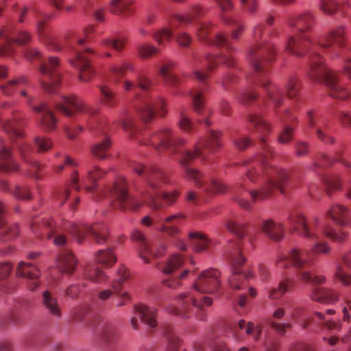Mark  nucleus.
Segmentation results:
<instances>
[{
  "label": "nucleus",
  "mask_w": 351,
  "mask_h": 351,
  "mask_svg": "<svg viewBox=\"0 0 351 351\" xmlns=\"http://www.w3.org/2000/svg\"><path fill=\"white\" fill-rule=\"evenodd\" d=\"M152 36L158 45L164 47L171 40L173 32L169 28L164 27L155 32Z\"/></svg>",
  "instance_id": "obj_55"
},
{
  "label": "nucleus",
  "mask_w": 351,
  "mask_h": 351,
  "mask_svg": "<svg viewBox=\"0 0 351 351\" xmlns=\"http://www.w3.org/2000/svg\"><path fill=\"white\" fill-rule=\"evenodd\" d=\"M16 274L27 279L26 285L29 291L36 290L40 285L39 278L40 271L38 267L32 263H25L21 261L19 263Z\"/></svg>",
  "instance_id": "obj_21"
},
{
  "label": "nucleus",
  "mask_w": 351,
  "mask_h": 351,
  "mask_svg": "<svg viewBox=\"0 0 351 351\" xmlns=\"http://www.w3.org/2000/svg\"><path fill=\"white\" fill-rule=\"evenodd\" d=\"M28 84L27 79L25 76H19L0 86L2 93L6 96L12 95L18 89L23 88Z\"/></svg>",
  "instance_id": "obj_40"
},
{
  "label": "nucleus",
  "mask_w": 351,
  "mask_h": 351,
  "mask_svg": "<svg viewBox=\"0 0 351 351\" xmlns=\"http://www.w3.org/2000/svg\"><path fill=\"white\" fill-rule=\"evenodd\" d=\"M32 229L37 237L52 239L54 245L58 247L64 246L68 242L64 232L72 234L78 243H82L88 234L98 245L106 243L108 237V228L101 223L88 226L84 223L65 222L60 226L53 219L47 218L40 224H32Z\"/></svg>",
  "instance_id": "obj_5"
},
{
  "label": "nucleus",
  "mask_w": 351,
  "mask_h": 351,
  "mask_svg": "<svg viewBox=\"0 0 351 351\" xmlns=\"http://www.w3.org/2000/svg\"><path fill=\"white\" fill-rule=\"evenodd\" d=\"M117 330L110 326H106L101 331L100 341L106 346L112 344L117 339Z\"/></svg>",
  "instance_id": "obj_59"
},
{
  "label": "nucleus",
  "mask_w": 351,
  "mask_h": 351,
  "mask_svg": "<svg viewBox=\"0 0 351 351\" xmlns=\"http://www.w3.org/2000/svg\"><path fill=\"white\" fill-rule=\"evenodd\" d=\"M211 23H200L197 27V37L200 41L205 42L208 44H213L220 47H223L227 52H232L235 50L234 47L232 45L229 38L223 34H218L214 39L208 37L210 30L212 27Z\"/></svg>",
  "instance_id": "obj_18"
},
{
  "label": "nucleus",
  "mask_w": 351,
  "mask_h": 351,
  "mask_svg": "<svg viewBox=\"0 0 351 351\" xmlns=\"http://www.w3.org/2000/svg\"><path fill=\"white\" fill-rule=\"evenodd\" d=\"M110 193L114 199L112 206L116 209L136 211L142 205L141 201L128 194L127 184L123 177L117 179L110 190Z\"/></svg>",
  "instance_id": "obj_12"
},
{
  "label": "nucleus",
  "mask_w": 351,
  "mask_h": 351,
  "mask_svg": "<svg viewBox=\"0 0 351 351\" xmlns=\"http://www.w3.org/2000/svg\"><path fill=\"white\" fill-rule=\"evenodd\" d=\"M221 136L220 132L210 130L205 138H202L194 145L193 149L184 152L179 160L180 165L184 169L186 178L193 181L195 186L202 191L210 194L224 193L226 190V185L215 180H206L204 175L199 171L189 167L188 165L195 158L205 160L207 157L206 152L209 153L217 152L222 146L220 141Z\"/></svg>",
  "instance_id": "obj_6"
},
{
  "label": "nucleus",
  "mask_w": 351,
  "mask_h": 351,
  "mask_svg": "<svg viewBox=\"0 0 351 351\" xmlns=\"http://www.w3.org/2000/svg\"><path fill=\"white\" fill-rule=\"evenodd\" d=\"M173 62H169L164 65L159 69V74L167 84L175 86L180 84L179 78L171 73V69L173 66Z\"/></svg>",
  "instance_id": "obj_51"
},
{
  "label": "nucleus",
  "mask_w": 351,
  "mask_h": 351,
  "mask_svg": "<svg viewBox=\"0 0 351 351\" xmlns=\"http://www.w3.org/2000/svg\"><path fill=\"white\" fill-rule=\"evenodd\" d=\"M6 207L0 202V243L9 242L16 238L19 234L16 224L8 225L5 222V213Z\"/></svg>",
  "instance_id": "obj_24"
},
{
  "label": "nucleus",
  "mask_w": 351,
  "mask_h": 351,
  "mask_svg": "<svg viewBox=\"0 0 351 351\" xmlns=\"http://www.w3.org/2000/svg\"><path fill=\"white\" fill-rule=\"evenodd\" d=\"M334 277L343 285L351 286V273L346 272L341 263L337 264Z\"/></svg>",
  "instance_id": "obj_58"
},
{
  "label": "nucleus",
  "mask_w": 351,
  "mask_h": 351,
  "mask_svg": "<svg viewBox=\"0 0 351 351\" xmlns=\"http://www.w3.org/2000/svg\"><path fill=\"white\" fill-rule=\"evenodd\" d=\"M206 90L204 86L192 90L191 95L193 99V108L197 113H201L204 106L203 92Z\"/></svg>",
  "instance_id": "obj_57"
},
{
  "label": "nucleus",
  "mask_w": 351,
  "mask_h": 351,
  "mask_svg": "<svg viewBox=\"0 0 351 351\" xmlns=\"http://www.w3.org/2000/svg\"><path fill=\"white\" fill-rule=\"evenodd\" d=\"M185 219V215L182 213H177L165 218L163 223L160 225L159 230L171 237H177L180 230L178 226Z\"/></svg>",
  "instance_id": "obj_26"
},
{
  "label": "nucleus",
  "mask_w": 351,
  "mask_h": 351,
  "mask_svg": "<svg viewBox=\"0 0 351 351\" xmlns=\"http://www.w3.org/2000/svg\"><path fill=\"white\" fill-rule=\"evenodd\" d=\"M83 276L85 279L97 284L105 283L108 280L106 272L98 267H86L84 269Z\"/></svg>",
  "instance_id": "obj_39"
},
{
  "label": "nucleus",
  "mask_w": 351,
  "mask_h": 351,
  "mask_svg": "<svg viewBox=\"0 0 351 351\" xmlns=\"http://www.w3.org/2000/svg\"><path fill=\"white\" fill-rule=\"evenodd\" d=\"M315 22V16L308 11L288 16L287 24L296 36L287 38L285 50L298 57L308 52V77L316 82H324L331 97L345 99L349 95L348 91L339 83L337 73L324 64L323 58L316 51L319 48L331 57L338 56L337 50L343 46L345 41L343 27L341 26L330 30L327 34L317 38L315 43L307 35L313 29Z\"/></svg>",
  "instance_id": "obj_1"
},
{
  "label": "nucleus",
  "mask_w": 351,
  "mask_h": 351,
  "mask_svg": "<svg viewBox=\"0 0 351 351\" xmlns=\"http://www.w3.org/2000/svg\"><path fill=\"white\" fill-rule=\"evenodd\" d=\"M20 94L25 99L27 104L31 106L36 112L41 115L40 126L47 132L53 130L56 128L57 121L49 106L45 102H42L38 106L33 105L34 97L29 95L24 89H21Z\"/></svg>",
  "instance_id": "obj_16"
},
{
  "label": "nucleus",
  "mask_w": 351,
  "mask_h": 351,
  "mask_svg": "<svg viewBox=\"0 0 351 351\" xmlns=\"http://www.w3.org/2000/svg\"><path fill=\"white\" fill-rule=\"evenodd\" d=\"M291 283V281L288 279L280 281L278 287H274L268 291L269 298L272 300L280 298L287 291H288V287Z\"/></svg>",
  "instance_id": "obj_56"
},
{
  "label": "nucleus",
  "mask_w": 351,
  "mask_h": 351,
  "mask_svg": "<svg viewBox=\"0 0 351 351\" xmlns=\"http://www.w3.org/2000/svg\"><path fill=\"white\" fill-rule=\"evenodd\" d=\"M276 54L275 46L270 43L255 44L248 51V59L254 71L253 81L265 88L275 108L280 106L284 99L280 90L267 79L269 64L274 60Z\"/></svg>",
  "instance_id": "obj_7"
},
{
  "label": "nucleus",
  "mask_w": 351,
  "mask_h": 351,
  "mask_svg": "<svg viewBox=\"0 0 351 351\" xmlns=\"http://www.w3.org/2000/svg\"><path fill=\"white\" fill-rule=\"evenodd\" d=\"M343 149L339 150L336 152L334 158H329L324 154H320L315 160L314 165L316 167H322L330 165L333 162L338 161L347 168H351V163L346 160L343 157Z\"/></svg>",
  "instance_id": "obj_38"
},
{
  "label": "nucleus",
  "mask_w": 351,
  "mask_h": 351,
  "mask_svg": "<svg viewBox=\"0 0 351 351\" xmlns=\"http://www.w3.org/2000/svg\"><path fill=\"white\" fill-rule=\"evenodd\" d=\"M75 41L78 48L74 49L75 58L71 60V63L79 70L80 79L83 82H87L93 77L94 71L86 55L93 54V51L89 47H84V38L77 36Z\"/></svg>",
  "instance_id": "obj_13"
},
{
  "label": "nucleus",
  "mask_w": 351,
  "mask_h": 351,
  "mask_svg": "<svg viewBox=\"0 0 351 351\" xmlns=\"http://www.w3.org/2000/svg\"><path fill=\"white\" fill-rule=\"evenodd\" d=\"M130 167L139 176L145 173L147 186L142 191L141 197L143 202L151 208L157 210L163 208L162 200L170 205L176 202L179 193L177 191L172 193H160V187L162 183H167V179L165 173L158 167H152L145 170L143 166L138 162H132Z\"/></svg>",
  "instance_id": "obj_8"
},
{
  "label": "nucleus",
  "mask_w": 351,
  "mask_h": 351,
  "mask_svg": "<svg viewBox=\"0 0 351 351\" xmlns=\"http://www.w3.org/2000/svg\"><path fill=\"white\" fill-rule=\"evenodd\" d=\"M225 255L232 265V272L228 278L230 287L232 289H243L246 285L247 278L252 277V275L250 273L247 275L238 268L245 261V258L241 253L240 242L229 244Z\"/></svg>",
  "instance_id": "obj_10"
},
{
  "label": "nucleus",
  "mask_w": 351,
  "mask_h": 351,
  "mask_svg": "<svg viewBox=\"0 0 351 351\" xmlns=\"http://www.w3.org/2000/svg\"><path fill=\"white\" fill-rule=\"evenodd\" d=\"M260 141L263 154L249 164L245 173L246 178L251 182H255L261 177L267 178L265 183L259 189L249 191L254 202L267 199L276 189L282 192V185L289 178V174L285 169L268 162L267 158L272 156L273 149L267 144L263 136L261 137Z\"/></svg>",
  "instance_id": "obj_4"
},
{
  "label": "nucleus",
  "mask_w": 351,
  "mask_h": 351,
  "mask_svg": "<svg viewBox=\"0 0 351 351\" xmlns=\"http://www.w3.org/2000/svg\"><path fill=\"white\" fill-rule=\"evenodd\" d=\"M259 228L262 232L274 241H280L284 237L282 223L272 219L263 220L259 225Z\"/></svg>",
  "instance_id": "obj_27"
},
{
  "label": "nucleus",
  "mask_w": 351,
  "mask_h": 351,
  "mask_svg": "<svg viewBox=\"0 0 351 351\" xmlns=\"http://www.w3.org/2000/svg\"><path fill=\"white\" fill-rule=\"evenodd\" d=\"M189 238L197 252H202L207 248L208 241L202 233L191 232L189 234Z\"/></svg>",
  "instance_id": "obj_53"
},
{
  "label": "nucleus",
  "mask_w": 351,
  "mask_h": 351,
  "mask_svg": "<svg viewBox=\"0 0 351 351\" xmlns=\"http://www.w3.org/2000/svg\"><path fill=\"white\" fill-rule=\"evenodd\" d=\"M311 298L319 302L332 303L337 300L338 295L328 288L315 287L311 291Z\"/></svg>",
  "instance_id": "obj_37"
},
{
  "label": "nucleus",
  "mask_w": 351,
  "mask_h": 351,
  "mask_svg": "<svg viewBox=\"0 0 351 351\" xmlns=\"http://www.w3.org/2000/svg\"><path fill=\"white\" fill-rule=\"evenodd\" d=\"M97 263L106 267H111L117 262V256L111 247L100 250L95 254Z\"/></svg>",
  "instance_id": "obj_46"
},
{
  "label": "nucleus",
  "mask_w": 351,
  "mask_h": 351,
  "mask_svg": "<svg viewBox=\"0 0 351 351\" xmlns=\"http://www.w3.org/2000/svg\"><path fill=\"white\" fill-rule=\"evenodd\" d=\"M110 73L116 83L121 82L128 71H134V64L129 61H124L119 64H114L110 67Z\"/></svg>",
  "instance_id": "obj_45"
},
{
  "label": "nucleus",
  "mask_w": 351,
  "mask_h": 351,
  "mask_svg": "<svg viewBox=\"0 0 351 351\" xmlns=\"http://www.w3.org/2000/svg\"><path fill=\"white\" fill-rule=\"evenodd\" d=\"M288 221L298 234L314 243L311 250L294 247L288 254H281L276 260V266L280 268H289L292 266L300 272L302 280L311 282L315 285L324 283L325 276H316L312 278L308 271V269L314 264L317 255L326 254L330 251V247L326 242L319 241L324 234L335 242L343 243L346 241L349 232L346 230H335L330 226H322L320 219L316 216L307 221L304 215L300 213L291 214L288 218Z\"/></svg>",
  "instance_id": "obj_2"
},
{
  "label": "nucleus",
  "mask_w": 351,
  "mask_h": 351,
  "mask_svg": "<svg viewBox=\"0 0 351 351\" xmlns=\"http://www.w3.org/2000/svg\"><path fill=\"white\" fill-rule=\"evenodd\" d=\"M189 273V271L186 269L178 276H170L163 280L162 283L170 289H178L182 286L181 280L185 278Z\"/></svg>",
  "instance_id": "obj_62"
},
{
  "label": "nucleus",
  "mask_w": 351,
  "mask_h": 351,
  "mask_svg": "<svg viewBox=\"0 0 351 351\" xmlns=\"http://www.w3.org/2000/svg\"><path fill=\"white\" fill-rule=\"evenodd\" d=\"M138 55L142 58H148L160 53V49L151 44H141L138 47Z\"/></svg>",
  "instance_id": "obj_64"
},
{
  "label": "nucleus",
  "mask_w": 351,
  "mask_h": 351,
  "mask_svg": "<svg viewBox=\"0 0 351 351\" xmlns=\"http://www.w3.org/2000/svg\"><path fill=\"white\" fill-rule=\"evenodd\" d=\"M18 169L11 150L6 146L0 149V171L10 173Z\"/></svg>",
  "instance_id": "obj_36"
},
{
  "label": "nucleus",
  "mask_w": 351,
  "mask_h": 351,
  "mask_svg": "<svg viewBox=\"0 0 351 351\" xmlns=\"http://www.w3.org/2000/svg\"><path fill=\"white\" fill-rule=\"evenodd\" d=\"M326 215L341 228L339 230H343L342 228L348 226L351 221L349 208L339 204L332 205Z\"/></svg>",
  "instance_id": "obj_23"
},
{
  "label": "nucleus",
  "mask_w": 351,
  "mask_h": 351,
  "mask_svg": "<svg viewBox=\"0 0 351 351\" xmlns=\"http://www.w3.org/2000/svg\"><path fill=\"white\" fill-rule=\"evenodd\" d=\"M320 8L328 14H332L338 10L344 12L347 9L351 8V0H346L341 4L334 0H322Z\"/></svg>",
  "instance_id": "obj_42"
},
{
  "label": "nucleus",
  "mask_w": 351,
  "mask_h": 351,
  "mask_svg": "<svg viewBox=\"0 0 351 351\" xmlns=\"http://www.w3.org/2000/svg\"><path fill=\"white\" fill-rule=\"evenodd\" d=\"M219 272L214 269L202 271L195 279L191 290L176 296L178 306L169 305L166 307L168 313L183 319H189L195 315L197 319L205 321L206 313L204 306H210L213 300L204 294L213 293L220 286Z\"/></svg>",
  "instance_id": "obj_3"
},
{
  "label": "nucleus",
  "mask_w": 351,
  "mask_h": 351,
  "mask_svg": "<svg viewBox=\"0 0 351 351\" xmlns=\"http://www.w3.org/2000/svg\"><path fill=\"white\" fill-rule=\"evenodd\" d=\"M285 315V308L282 307H278L274 311L271 317L269 320V325L271 328L280 335H285L287 329H289L292 327V325L290 322L282 323L277 322L278 319H282Z\"/></svg>",
  "instance_id": "obj_34"
},
{
  "label": "nucleus",
  "mask_w": 351,
  "mask_h": 351,
  "mask_svg": "<svg viewBox=\"0 0 351 351\" xmlns=\"http://www.w3.org/2000/svg\"><path fill=\"white\" fill-rule=\"evenodd\" d=\"M132 238L133 241L138 243V254L145 263H149V257H160L165 251L164 244L158 246L151 245L145 235L139 230H135L132 234Z\"/></svg>",
  "instance_id": "obj_17"
},
{
  "label": "nucleus",
  "mask_w": 351,
  "mask_h": 351,
  "mask_svg": "<svg viewBox=\"0 0 351 351\" xmlns=\"http://www.w3.org/2000/svg\"><path fill=\"white\" fill-rule=\"evenodd\" d=\"M186 139L180 135L175 130L169 127H162L158 131L149 135L146 139L142 141L143 144L150 145L156 149H169L171 152L176 154L179 148L184 145Z\"/></svg>",
  "instance_id": "obj_9"
},
{
  "label": "nucleus",
  "mask_w": 351,
  "mask_h": 351,
  "mask_svg": "<svg viewBox=\"0 0 351 351\" xmlns=\"http://www.w3.org/2000/svg\"><path fill=\"white\" fill-rule=\"evenodd\" d=\"M41 304L49 315L57 319H61L62 312L58 300L49 290L43 292Z\"/></svg>",
  "instance_id": "obj_25"
},
{
  "label": "nucleus",
  "mask_w": 351,
  "mask_h": 351,
  "mask_svg": "<svg viewBox=\"0 0 351 351\" xmlns=\"http://www.w3.org/2000/svg\"><path fill=\"white\" fill-rule=\"evenodd\" d=\"M59 58L51 56L47 62H41L40 71L47 80L42 81L43 88L48 93H56L60 86V75L59 73Z\"/></svg>",
  "instance_id": "obj_14"
},
{
  "label": "nucleus",
  "mask_w": 351,
  "mask_h": 351,
  "mask_svg": "<svg viewBox=\"0 0 351 351\" xmlns=\"http://www.w3.org/2000/svg\"><path fill=\"white\" fill-rule=\"evenodd\" d=\"M204 13L205 10L202 6L199 5H194L186 13L176 15L175 18L181 23L188 25L204 15Z\"/></svg>",
  "instance_id": "obj_44"
},
{
  "label": "nucleus",
  "mask_w": 351,
  "mask_h": 351,
  "mask_svg": "<svg viewBox=\"0 0 351 351\" xmlns=\"http://www.w3.org/2000/svg\"><path fill=\"white\" fill-rule=\"evenodd\" d=\"M138 111L145 121L152 120L156 114L163 117L167 113L164 99L157 96L145 97Z\"/></svg>",
  "instance_id": "obj_15"
},
{
  "label": "nucleus",
  "mask_w": 351,
  "mask_h": 351,
  "mask_svg": "<svg viewBox=\"0 0 351 351\" xmlns=\"http://www.w3.org/2000/svg\"><path fill=\"white\" fill-rule=\"evenodd\" d=\"M110 145V140L108 137H105L104 139L92 146L91 152L98 159H105L107 158V151Z\"/></svg>",
  "instance_id": "obj_50"
},
{
  "label": "nucleus",
  "mask_w": 351,
  "mask_h": 351,
  "mask_svg": "<svg viewBox=\"0 0 351 351\" xmlns=\"http://www.w3.org/2000/svg\"><path fill=\"white\" fill-rule=\"evenodd\" d=\"M117 275L119 278L111 282L110 287L114 289V295L119 300L116 306L121 307L131 301L130 295L127 291H123L121 289L122 285L130 278V273L125 266L121 265L117 271Z\"/></svg>",
  "instance_id": "obj_22"
},
{
  "label": "nucleus",
  "mask_w": 351,
  "mask_h": 351,
  "mask_svg": "<svg viewBox=\"0 0 351 351\" xmlns=\"http://www.w3.org/2000/svg\"><path fill=\"white\" fill-rule=\"evenodd\" d=\"M0 187L3 191L12 193L18 199L27 201L32 198L29 188L27 186H16L12 190L10 188L7 181L1 180Z\"/></svg>",
  "instance_id": "obj_43"
},
{
  "label": "nucleus",
  "mask_w": 351,
  "mask_h": 351,
  "mask_svg": "<svg viewBox=\"0 0 351 351\" xmlns=\"http://www.w3.org/2000/svg\"><path fill=\"white\" fill-rule=\"evenodd\" d=\"M17 148L23 160L36 171L41 168V165L36 160H34L32 155L34 154L32 147L25 142H19Z\"/></svg>",
  "instance_id": "obj_41"
},
{
  "label": "nucleus",
  "mask_w": 351,
  "mask_h": 351,
  "mask_svg": "<svg viewBox=\"0 0 351 351\" xmlns=\"http://www.w3.org/2000/svg\"><path fill=\"white\" fill-rule=\"evenodd\" d=\"M315 314L319 320L322 321L323 327L330 330L340 331L341 330L342 322L340 319L337 320L328 319L325 315L319 312H315Z\"/></svg>",
  "instance_id": "obj_54"
},
{
  "label": "nucleus",
  "mask_w": 351,
  "mask_h": 351,
  "mask_svg": "<svg viewBox=\"0 0 351 351\" xmlns=\"http://www.w3.org/2000/svg\"><path fill=\"white\" fill-rule=\"evenodd\" d=\"M56 108L68 117L81 112H87L90 114L97 112L96 110L86 108L82 100L75 96H62L60 101L56 104Z\"/></svg>",
  "instance_id": "obj_20"
},
{
  "label": "nucleus",
  "mask_w": 351,
  "mask_h": 351,
  "mask_svg": "<svg viewBox=\"0 0 351 351\" xmlns=\"http://www.w3.org/2000/svg\"><path fill=\"white\" fill-rule=\"evenodd\" d=\"M135 312L140 317L141 320L148 327L154 328L157 326V310L145 304H136L134 306Z\"/></svg>",
  "instance_id": "obj_31"
},
{
  "label": "nucleus",
  "mask_w": 351,
  "mask_h": 351,
  "mask_svg": "<svg viewBox=\"0 0 351 351\" xmlns=\"http://www.w3.org/2000/svg\"><path fill=\"white\" fill-rule=\"evenodd\" d=\"M219 63H222L228 67L234 66L235 62L231 56L221 55L215 56L213 55H207L204 59V64L206 66V70L203 69L197 68L194 71L195 77L201 82H205L206 79L208 77L207 71H212Z\"/></svg>",
  "instance_id": "obj_19"
},
{
  "label": "nucleus",
  "mask_w": 351,
  "mask_h": 351,
  "mask_svg": "<svg viewBox=\"0 0 351 351\" xmlns=\"http://www.w3.org/2000/svg\"><path fill=\"white\" fill-rule=\"evenodd\" d=\"M25 122V117L21 112H12V119L3 122L1 126L8 134L21 137L23 134L21 129Z\"/></svg>",
  "instance_id": "obj_28"
},
{
  "label": "nucleus",
  "mask_w": 351,
  "mask_h": 351,
  "mask_svg": "<svg viewBox=\"0 0 351 351\" xmlns=\"http://www.w3.org/2000/svg\"><path fill=\"white\" fill-rule=\"evenodd\" d=\"M134 0H112L109 5V10L115 15H123L128 17L134 13L132 5Z\"/></svg>",
  "instance_id": "obj_35"
},
{
  "label": "nucleus",
  "mask_w": 351,
  "mask_h": 351,
  "mask_svg": "<svg viewBox=\"0 0 351 351\" xmlns=\"http://www.w3.org/2000/svg\"><path fill=\"white\" fill-rule=\"evenodd\" d=\"M122 84L124 90L127 92H135L138 88L148 92L151 90L152 86L150 80L144 75H138L135 82L124 80Z\"/></svg>",
  "instance_id": "obj_33"
},
{
  "label": "nucleus",
  "mask_w": 351,
  "mask_h": 351,
  "mask_svg": "<svg viewBox=\"0 0 351 351\" xmlns=\"http://www.w3.org/2000/svg\"><path fill=\"white\" fill-rule=\"evenodd\" d=\"M247 119L249 122L252 124L256 132L262 135L271 132V125L263 119L261 114L256 113L251 114H249Z\"/></svg>",
  "instance_id": "obj_47"
},
{
  "label": "nucleus",
  "mask_w": 351,
  "mask_h": 351,
  "mask_svg": "<svg viewBox=\"0 0 351 351\" xmlns=\"http://www.w3.org/2000/svg\"><path fill=\"white\" fill-rule=\"evenodd\" d=\"M178 125L182 131L188 134H193L196 130V124L183 112H180Z\"/></svg>",
  "instance_id": "obj_60"
},
{
  "label": "nucleus",
  "mask_w": 351,
  "mask_h": 351,
  "mask_svg": "<svg viewBox=\"0 0 351 351\" xmlns=\"http://www.w3.org/2000/svg\"><path fill=\"white\" fill-rule=\"evenodd\" d=\"M244 178H241L234 187V199L241 208L248 210L252 208L250 202L242 196L241 190L244 188Z\"/></svg>",
  "instance_id": "obj_49"
},
{
  "label": "nucleus",
  "mask_w": 351,
  "mask_h": 351,
  "mask_svg": "<svg viewBox=\"0 0 351 351\" xmlns=\"http://www.w3.org/2000/svg\"><path fill=\"white\" fill-rule=\"evenodd\" d=\"M227 229L239 238H243L245 234V224L234 220H228L226 222Z\"/></svg>",
  "instance_id": "obj_61"
},
{
  "label": "nucleus",
  "mask_w": 351,
  "mask_h": 351,
  "mask_svg": "<svg viewBox=\"0 0 351 351\" xmlns=\"http://www.w3.org/2000/svg\"><path fill=\"white\" fill-rule=\"evenodd\" d=\"M36 30L40 40L45 43L50 49L55 51L62 49V46L59 44L56 38L45 29V25L43 21L39 20L37 21Z\"/></svg>",
  "instance_id": "obj_32"
},
{
  "label": "nucleus",
  "mask_w": 351,
  "mask_h": 351,
  "mask_svg": "<svg viewBox=\"0 0 351 351\" xmlns=\"http://www.w3.org/2000/svg\"><path fill=\"white\" fill-rule=\"evenodd\" d=\"M0 56H9L13 49V44L20 45L28 44L32 40L31 34L25 29H18L13 24L3 26L0 29Z\"/></svg>",
  "instance_id": "obj_11"
},
{
  "label": "nucleus",
  "mask_w": 351,
  "mask_h": 351,
  "mask_svg": "<svg viewBox=\"0 0 351 351\" xmlns=\"http://www.w3.org/2000/svg\"><path fill=\"white\" fill-rule=\"evenodd\" d=\"M183 263L184 259L181 256L174 254L167 262L160 266V269L165 274H171L178 269L183 265Z\"/></svg>",
  "instance_id": "obj_48"
},
{
  "label": "nucleus",
  "mask_w": 351,
  "mask_h": 351,
  "mask_svg": "<svg viewBox=\"0 0 351 351\" xmlns=\"http://www.w3.org/2000/svg\"><path fill=\"white\" fill-rule=\"evenodd\" d=\"M101 91V102L109 107H113L117 104V99L114 93L108 85H101L99 86Z\"/></svg>",
  "instance_id": "obj_52"
},
{
  "label": "nucleus",
  "mask_w": 351,
  "mask_h": 351,
  "mask_svg": "<svg viewBox=\"0 0 351 351\" xmlns=\"http://www.w3.org/2000/svg\"><path fill=\"white\" fill-rule=\"evenodd\" d=\"M106 173V171L100 169L97 166H93L87 171L86 180L91 183V185L84 184V187L86 191L90 193H95L93 195V198L97 201L99 199L100 191L97 189V181L102 178Z\"/></svg>",
  "instance_id": "obj_29"
},
{
  "label": "nucleus",
  "mask_w": 351,
  "mask_h": 351,
  "mask_svg": "<svg viewBox=\"0 0 351 351\" xmlns=\"http://www.w3.org/2000/svg\"><path fill=\"white\" fill-rule=\"evenodd\" d=\"M326 192L328 196H331L333 191L341 189V183L338 176H330L324 180Z\"/></svg>",
  "instance_id": "obj_63"
},
{
  "label": "nucleus",
  "mask_w": 351,
  "mask_h": 351,
  "mask_svg": "<svg viewBox=\"0 0 351 351\" xmlns=\"http://www.w3.org/2000/svg\"><path fill=\"white\" fill-rule=\"evenodd\" d=\"M77 261L74 254L69 250L62 251L58 258V267L66 274H72L76 268Z\"/></svg>",
  "instance_id": "obj_30"
}]
</instances>
